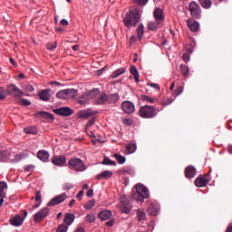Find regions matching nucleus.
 <instances>
[{
    "mask_svg": "<svg viewBox=\"0 0 232 232\" xmlns=\"http://www.w3.org/2000/svg\"><path fill=\"white\" fill-rule=\"evenodd\" d=\"M34 169V165H28L26 167H24V170L31 172Z\"/></svg>",
    "mask_w": 232,
    "mask_h": 232,
    "instance_id": "57",
    "label": "nucleus"
},
{
    "mask_svg": "<svg viewBox=\"0 0 232 232\" xmlns=\"http://www.w3.org/2000/svg\"><path fill=\"white\" fill-rule=\"evenodd\" d=\"M125 72H126V69H124V68L118 69L113 72V73L111 74V78L116 79V78L120 77V75L124 74Z\"/></svg>",
    "mask_w": 232,
    "mask_h": 232,
    "instance_id": "34",
    "label": "nucleus"
},
{
    "mask_svg": "<svg viewBox=\"0 0 232 232\" xmlns=\"http://www.w3.org/2000/svg\"><path fill=\"white\" fill-rule=\"evenodd\" d=\"M24 133L26 134H31V135H35L37 133V130L35 128H24Z\"/></svg>",
    "mask_w": 232,
    "mask_h": 232,
    "instance_id": "45",
    "label": "nucleus"
},
{
    "mask_svg": "<svg viewBox=\"0 0 232 232\" xmlns=\"http://www.w3.org/2000/svg\"><path fill=\"white\" fill-rule=\"evenodd\" d=\"M111 217V211L110 210H102L98 215L99 219L103 221L109 220Z\"/></svg>",
    "mask_w": 232,
    "mask_h": 232,
    "instance_id": "25",
    "label": "nucleus"
},
{
    "mask_svg": "<svg viewBox=\"0 0 232 232\" xmlns=\"http://www.w3.org/2000/svg\"><path fill=\"white\" fill-rule=\"evenodd\" d=\"M96 220V217L93 214H88L84 217V221L88 223H93Z\"/></svg>",
    "mask_w": 232,
    "mask_h": 232,
    "instance_id": "42",
    "label": "nucleus"
},
{
    "mask_svg": "<svg viewBox=\"0 0 232 232\" xmlns=\"http://www.w3.org/2000/svg\"><path fill=\"white\" fill-rule=\"evenodd\" d=\"M9 223H10V225H12V227H18L23 225V218L21 216L16 215L15 217L11 218L9 219Z\"/></svg>",
    "mask_w": 232,
    "mask_h": 232,
    "instance_id": "17",
    "label": "nucleus"
},
{
    "mask_svg": "<svg viewBox=\"0 0 232 232\" xmlns=\"http://www.w3.org/2000/svg\"><path fill=\"white\" fill-rule=\"evenodd\" d=\"M56 232H66V227L62 226V227H58Z\"/></svg>",
    "mask_w": 232,
    "mask_h": 232,
    "instance_id": "62",
    "label": "nucleus"
},
{
    "mask_svg": "<svg viewBox=\"0 0 232 232\" xmlns=\"http://www.w3.org/2000/svg\"><path fill=\"white\" fill-rule=\"evenodd\" d=\"M108 104H115L118 101H120V95L118 93H111L107 94Z\"/></svg>",
    "mask_w": 232,
    "mask_h": 232,
    "instance_id": "23",
    "label": "nucleus"
},
{
    "mask_svg": "<svg viewBox=\"0 0 232 232\" xmlns=\"http://www.w3.org/2000/svg\"><path fill=\"white\" fill-rule=\"evenodd\" d=\"M92 111L91 109L78 112V118L80 119H88L92 117Z\"/></svg>",
    "mask_w": 232,
    "mask_h": 232,
    "instance_id": "27",
    "label": "nucleus"
},
{
    "mask_svg": "<svg viewBox=\"0 0 232 232\" xmlns=\"http://www.w3.org/2000/svg\"><path fill=\"white\" fill-rule=\"evenodd\" d=\"M41 199H42L41 191L35 192V197H34L35 202H39L41 201Z\"/></svg>",
    "mask_w": 232,
    "mask_h": 232,
    "instance_id": "52",
    "label": "nucleus"
},
{
    "mask_svg": "<svg viewBox=\"0 0 232 232\" xmlns=\"http://www.w3.org/2000/svg\"><path fill=\"white\" fill-rule=\"evenodd\" d=\"M52 163L54 166L63 167L66 164V157L65 156H54L52 159Z\"/></svg>",
    "mask_w": 232,
    "mask_h": 232,
    "instance_id": "13",
    "label": "nucleus"
},
{
    "mask_svg": "<svg viewBox=\"0 0 232 232\" xmlns=\"http://www.w3.org/2000/svg\"><path fill=\"white\" fill-rule=\"evenodd\" d=\"M50 209H48V208H42L41 210L37 211V213L34 214V223L40 224L44 219H45L48 217Z\"/></svg>",
    "mask_w": 232,
    "mask_h": 232,
    "instance_id": "7",
    "label": "nucleus"
},
{
    "mask_svg": "<svg viewBox=\"0 0 232 232\" xmlns=\"http://www.w3.org/2000/svg\"><path fill=\"white\" fill-rule=\"evenodd\" d=\"M201 7L205 9H209L211 7V0H198Z\"/></svg>",
    "mask_w": 232,
    "mask_h": 232,
    "instance_id": "36",
    "label": "nucleus"
},
{
    "mask_svg": "<svg viewBox=\"0 0 232 232\" xmlns=\"http://www.w3.org/2000/svg\"><path fill=\"white\" fill-rule=\"evenodd\" d=\"M181 93H183V87L178 86L177 90H175V92H173V96L177 97L181 95Z\"/></svg>",
    "mask_w": 232,
    "mask_h": 232,
    "instance_id": "46",
    "label": "nucleus"
},
{
    "mask_svg": "<svg viewBox=\"0 0 232 232\" xmlns=\"http://www.w3.org/2000/svg\"><path fill=\"white\" fill-rule=\"evenodd\" d=\"M146 212H148V215H150L151 217L158 216V214H159V205L157 203L150 204Z\"/></svg>",
    "mask_w": 232,
    "mask_h": 232,
    "instance_id": "14",
    "label": "nucleus"
},
{
    "mask_svg": "<svg viewBox=\"0 0 232 232\" xmlns=\"http://www.w3.org/2000/svg\"><path fill=\"white\" fill-rule=\"evenodd\" d=\"M173 102V100L170 98H167L166 100L162 101V106L166 107L171 104Z\"/></svg>",
    "mask_w": 232,
    "mask_h": 232,
    "instance_id": "49",
    "label": "nucleus"
},
{
    "mask_svg": "<svg viewBox=\"0 0 232 232\" xmlns=\"http://www.w3.org/2000/svg\"><path fill=\"white\" fill-rule=\"evenodd\" d=\"M188 27L190 32L196 33L198 31V23L194 20H188Z\"/></svg>",
    "mask_w": 232,
    "mask_h": 232,
    "instance_id": "24",
    "label": "nucleus"
},
{
    "mask_svg": "<svg viewBox=\"0 0 232 232\" xmlns=\"http://www.w3.org/2000/svg\"><path fill=\"white\" fill-rule=\"evenodd\" d=\"M69 167L72 170H75L78 172H82L86 169V166L81 159H72L71 160H69Z\"/></svg>",
    "mask_w": 232,
    "mask_h": 232,
    "instance_id": "5",
    "label": "nucleus"
},
{
    "mask_svg": "<svg viewBox=\"0 0 232 232\" xmlns=\"http://www.w3.org/2000/svg\"><path fill=\"white\" fill-rule=\"evenodd\" d=\"M101 92L99 91V89H94V90H92L88 92H84L83 95H88V96H91V97H96L97 95H99Z\"/></svg>",
    "mask_w": 232,
    "mask_h": 232,
    "instance_id": "40",
    "label": "nucleus"
},
{
    "mask_svg": "<svg viewBox=\"0 0 232 232\" xmlns=\"http://www.w3.org/2000/svg\"><path fill=\"white\" fill-rule=\"evenodd\" d=\"M122 21L124 22V25H126L127 28L134 27L140 21V14H139V10L135 9L134 11H129Z\"/></svg>",
    "mask_w": 232,
    "mask_h": 232,
    "instance_id": "1",
    "label": "nucleus"
},
{
    "mask_svg": "<svg viewBox=\"0 0 232 232\" xmlns=\"http://www.w3.org/2000/svg\"><path fill=\"white\" fill-rule=\"evenodd\" d=\"M188 12L193 19H200L202 17V9L197 2L192 1L188 4Z\"/></svg>",
    "mask_w": 232,
    "mask_h": 232,
    "instance_id": "4",
    "label": "nucleus"
},
{
    "mask_svg": "<svg viewBox=\"0 0 232 232\" xmlns=\"http://www.w3.org/2000/svg\"><path fill=\"white\" fill-rule=\"evenodd\" d=\"M34 118H42L46 121H53V114H50L47 111H37L34 113Z\"/></svg>",
    "mask_w": 232,
    "mask_h": 232,
    "instance_id": "15",
    "label": "nucleus"
},
{
    "mask_svg": "<svg viewBox=\"0 0 232 232\" xmlns=\"http://www.w3.org/2000/svg\"><path fill=\"white\" fill-rule=\"evenodd\" d=\"M122 124L127 125V126H130V125H132V120L124 119V121H122Z\"/></svg>",
    "mask_w": 232,
    "mask_h": 232,
    "instance_id": "53",
    "label": "nucleus"
},
{
    "mask_svg": "<svg viewBox=\"0 0 232 232\" xmlns=\"http://www.w3.org/2000/svg\"><path fill=\"white\" fill-rule=\"evenodd\" d=\"M130 74L134 75L135 82H139L140 74H139V71L137 70V67H135V65L130 66Z\"/></svg>",
    "mask_w": 232,
    "mask_h": 232,
    "instance_id": "31",
    "label": "nucleus"
},
{
    "mask_svg": "<svg viewBox=\"0 0 232 232\" xmlns=\"http://www.w3.org/2000/svg\"><path fill=\"white\" fill-rule=\"evenodd\" d=\"M96 205V202L94 200H90L88 203L84 204V209H92Z\"/></svg>",
    "mask_w": 232,
    "mask_h": 232,
    "instance_id": "44",
    "label": "nucleus"
},
{
    "mask_svg": "<svg viewBox=\"0 0 232 232\" xmlns=\"http://www.w3.org/2000/svg\"><path fill=\"white\" fill-rule=\"evenodd\" d=\"M96 121L95 118H91V120L88 121L87 126L92 127V124Z\"/></svg>",
    "mask_w": 232,
    "mask_h": 232,
    "instance_id": "60",
    "label": "nucleus"
},
{
    "mask_svg": "<svg viewBox=\"0 0 232 232\" xmlns=\"http://www.w3.org/2000/svg\"><path fill=\"white\" fill-rule=\"evenodd\" d=\"M183 61L186 63L189 62V55L188 53H183Z\"/></svg>",
    "mask_w": 232,
    "mask_h": 232,
    "instance_id": "59",
    "label": "nucleus"
},
{
    "mask_svg": "<svg viewBox=\"0 0 232 232\" xmlns=\"http://www.w3.org/2000/svg\"><path fill=\"white\" fill-rule=\"evenodd\" d=\"M179 71L181 72V73H183L184 77H188V75L189 74V68H188V66L184 64L179 65Z\"/></svg>",
    "mask_w": 232,
    "mask_h": 232,
    "instance_id": "37",
    "label": "nucleus"
},
{
    "mask_svg": "<svg viewBox=\"0 0 232 232\" xmlns=\"http://www.w3.org/2000/svg\"><path fill=\"white\" fill-rule=\"evenodd\" d=\"M7 188V183L5 181L0 182V207L5 203V189Z\"/></svg>",
    "mask_w": 232,
    "mask_h": 232,
    "instance_id": "20",
    "label": "nucleus"
},
{
    "mask_svg": "<svg viewBox=\"0 0 232 232\" xmlns=\"http://www.w3.org/2000/svg\"><path fill=\"white\" fill-rule=\"evenodd\" d=\"M132 208V204L129 200V198H122L120 204V209L121 213L130 214V209Z\"/></svg>",
    "mask_w": 232,
    "mask_h": 232,
    "instance_id": "9",
    "label": "nucleus"
},
{
    "mask_svg": "<svg viewBox=\"0 0 232 232\" xmlns=\"http://www.w3.org/2000/svg\"><path fill=\"white\" fill-rule=\"evenodd\" d=\"M93 96H89L88 94H83L82 95V98H80L79 100H86V101H90L92 99H93Z\"/></svg>",
    "mask_w": 232,
    "mask_h": 232,
    "instance_id": "54",
    "label": "nucleus"
},
{
    "mask_svg": "<svg viewBox=\"0 0 232 232\" xmlns=\"http://www.w3.org/2000/svg\"><path fill=\"white\" fill-rule=\"evenodd\" d=\"M126 150H127V154L130 155L135 152V150H137V146H135L134 143H129L126 146Z\"/></svg>",
    "mask_w": 232,
    "mask_h": 232,
    "instance_id": "35",
    "label": "nucleus"
},
{
    "mask_svg": "<svg viewBox=\"0 0 232 232\" xmlns=\"http://www.w3.org/2000/svg\"><path fill=\"white\" fill-rule=\"evenodd\" d=\"M139 115L141 119H153L158 115V111L152 105H143L140 107Z\"/></svg>",
    "mask_w": 232,
    "mask_h": 232,
    "instance_id": "3",
    "label": "nucleus"
},
{
    "mask_svg": "<svg viewBox=\"0 0 232 232\" xmlns=\"http://www.w3.org/2000/svg\"><path fill=\"white\" fill-rule=\"evenodd\" d=\"M150 198V191L147 187L137 184L135 186V191H132V198L137 200V202H143L144 199Z\"/></svg>",
    "mask_w": 232,
    "mask_h": 232,
    "instance_id": "2",
    "label": "nucleus"
},
{
    "mask_svg": "<svg viewBox=\"0 0 232 232\" xmlns=\"http://www.w3.org/2000/svg\"><path fill=\"white\" fill-rule=\"evenodd\" d=\"M66 193H62L54 198H53L52 200H50L47 204L48 207H53V206H58L61 203L64 202L66 199Z\"/></svg>",
    "mask_w": 232,
    "mask_h": 232,
    "instance_id": "11",
    "label": "nucleus"
},
{
    "mask_svg": "<svg viewBox=\"0 0 232 232\" xmlns=\"http://www.w3.org/2000/svg\"><path fill=\"white\" fill-rule=\"evenodd\" d=\"M63 93H65L66 96L69 97V99H73L79 95V92L74 89H65V90H61Z\"/></svg>",
    "mask_w": 232,
    "mask_h": 232,
    "instance_id": "21",
    "label": "nucleus"
},
{
    "mask_svg": "<svg viewBox=\"0 0 232 232\" xmlns=\"http://www.w3.org/2000/svg\"><path fill=\"white\" fill-rule=\"evenodd\" d=\"M53 112L63 117H70L73 114L72 109L69 107H61L58 109H54L53 110Z\"/></svg>",
    "mask_w": 232,
    "mask_h": 232,
    "instance_id": "8",
    "label": "nucleus"
},
{
    "mask_svg": "<svg viewBox=\"0 0 232 232\" xmlns=\"http://www.w3.org/2000/svg\"><path fill=\"white\" fill-rule=\"evenodd\" d=\"M121 110L126 114H132L135 111L134 103L129 101H124L121 102Z\"/></svg>",
    "mask_w": 232,
    "mask_h": 232,
    "instance_id": "10",
    "label": "nucleus"
},
{
    "mask_svg": "<svg viewBox=\"0 0 232 232\" xmlns=\"http://www.w3.org/2000/svg\"><path fill=\"white\" fill-rule=\"evenodd\" d=\"M60 24L63 26H67L69 24V22L66 19H63L60 21Z\"/></svg>",
    "mask_w": 232,
    "mask_h": 232,
    "instance_id": "61",
    "label": "nucleus"
},
{
    "mask_svg": "<svg viewBox=\"0 0 232 232\" xmlns=\"http://www.w3.org/2000/svg\"><path fill=\"white\" fill-rule=\"evenodd\" d=\"M20 104H22V106H30L31 102L29 100L22 99L20 100Z\"/></svg>",
    "mask_w": 232,
    "mask_h": 232,
    "instance_id": "51",
    "label": "nucleus"
},
{
    "mask_svg": "<svg viewBox=\"0 0 232 232\" xmlns=\"http://www.w3.org/2000/svg\"><path fill=\"white\" fill-rule=\"evenodd\" d=\"M39 98L41 101L48 102L50 100V90H42L41 92H39Z\"/></svg>",
    "mask_w": 232,
    "mask_h": 232,
    "instance_id": "26",
    "label": "nucleus"
},
{
    "mask_svg": "<svg viewBox=\"0 0 232 232\" xmlns=\"http://www.w3.org/2000/svg\"><path fill=\"white\" fill-rule=\"evenodd\" d=\"M102 165H105V166H116V162L111 160H110L109 158L105 157V158H103Z\"/></svg>",
    "mask_w": 232,
    "mask_h": 232,
    "instance_id": "39",
    "label": "nucleus"
},
{
    "mask_svg": "<svg viewBox=\"0 0 232 232\" xmlns=\"http://www.w3.org/2000/svg\"><path fill=\"white\" fill-rule=\"evenodd\" d=\"M113 157L116 159L118 164H124L126 162V158L120 154H113Z\"/></svg>",
    "mask_w": 232,
    "mask_h": 232,
    "instance_id": "38",
    "label": "nucleus"
},
{
    "mask_svg": "<svg viewBox=\"0 0 232 232\" xmlns=\"http://www.w3.org/2000/svg\"><path fill=\"white\" fill-rule=\"evenodd\" d=\"M149 86L151 87L152 89L158 90V92L159 90H160V87L159 86L158 83H150Z\"/></svg>",
    "mask_w": 232,
    "mask_h": 232,
    "instance_id": "56",
    "label": "nucleus"
},
{
    "mask_svg": "<svg viewBox=\"0 0 232 232\" xmlns=\"http://www.w3.org/2000/svg\"><path fill=\"white\" fill-rule=\"evenodd\" d=\"M113 176V172L110 170H105L101 172V174H97L96 179L98 180H102V179H108Z\"/></svg>",
    "mask_w": 232,
    "mask_h": 232,
    "instance_id": "22",
    "label": "nucleus"
},
{
    "mask_svg": "<svg viewBox=\"0 0 232 232\" xmlns=\"http://www.w3.org/2000/svg\"><path fill=\"white\" fill-rule=\"evenodd\" d=\"M184 175L188 179H192L196 177V168L188 166V168H186V169H184Z\"/></svg>",
    "mask_w": 232,
    "mask_h": 232,
    "instance_id": "18",
    "label": "nucleus"
},
{
    "mask_svg": "<svg viewBox=\"0 0 232 232\" xmlns=\"http://www.w3.org/2000/svg\"><path fill=\"white\" fill-rule=\"evenodd\" d=\"M49 158L50 154H48L46 150H39V152H37V159L44 163H47Z\"/></svg>",
    "mask_w": 232,
    "mask_h": 232,
    "instance_id": "19",
    "label": "nucleus"
},
{
    "mask_svg": "<svg viewBox=\"0 0 232 232\" xmlns=\"http://www.w3.org/2000/svg\"><path fill=\"white\" fill-rule=\"evenodd\" d=\"M134 4L139 5L140 6H145L148 4L149 0H133Z\"/></svg>",
    "mask_w": 232,
    "mask_h": 232,
    "instance_id": "47",
    "label": "nucleus"
},
{
    "mask_svg": "<svg viewBox=\"0 0 232 232\" xmlns=\"http://www.w3.org/2000/svg\"><path fill=\"white\" fill-rule=\"evenodd\" d=\"M5 99V90L0 88V101H3Z\"/></svg>",
    "mask_w": 232,
    "mask_h": 232,
    "instance_id": "58",
    "label": "nucleus"
},
{
    "mask_svg": "<svg viewBox=\"0 0 232 232\" xmlns=\"http://www.w3.org/2000/svg\"><path fill=\"white\" fill-rule=\"evenodd\" d=\"M74 219H75V215H73L72 213H67L65 214V217H64V223L67 226H71V224H72Z\"/></svg>",
    "mask_w": 232,
    "mask_h": 232,
    "instance_id": "30",
    "label": "nucleus"
},
{
    "mask_svg": "<svg viewBox=\"0 0 232 232\" xmlns=\"http://www.w3.org/2000/svg\"><path fill=\"white\" fill-rule=\"evenodd\" d=\"M58 46V43L47 44V50L53 51Z\"/></svg>",
    "mask_w": 232,
    "mask_h": 232,
    "instance_id": "48",
    "label": "nucleus"
},
{
    "mask_svg": "<svg viewBox=\"0 0 232 232\" xmlns=\"http://www.w3.org/2000/svg\"><path fill=\"white\" fill-rule=\"evenodd\" d=\"M144 33V27L142 24H140L137 28V35L139 36V39L140 40L143 37Z\"/></svg>",
    "mask_w": 232,
    "mask_h": 232,
    "instance_id": "43",
    "label": "nucleus"
},
{
    "mask_svg": "<svg viewBox=\"0 0 232 232\" xmlns=\"http://www.w3.org/2000/svg\"><path fill=\"white\" fill-rule=\"evenodd\" d=\"M208 177H209V175L207 174L205 176H200V177L197 178V179L195 181L196 187L197 188H205L209 182Z\"/></svg>",
    "mask_w": 232,
    "mask_h": 232,
    "instance_id": "12",
    "label": "nucleus"
},
{
    "mask_svg": "<svg viewBox=\"0 0 232 232\" xmlns=\"http://www.w3.org/2000/svg\"><path fill=\"white\" fill-rule=\"evenodd\" d=\"M152 14L154 15L156 22H164V13L162 12V9L159 7L154 8Z\"/></svg>",
    "mask_w": 232,
    "mask_h": 232,
    "instance_id": "16",
    "label": "nucleus"
},
{
    "mask_svg": "<svg viewBox=\"0 0 232 232\" xmlns=\"http://www.w3.org/2000/svg\"><path fill=\"white\" fill-rule=\"evenodd\" d=\"M72 188L73 186L71 183H65L64 185H63V189L65 191H69Z\"/></svg>",
    "mask_w": 232,
    "mask_h": 232,
    "instance_id": "50",
    "label": "nucleus"
},
{
    "mask_svg": "<svg viewBox=\"0 0 232 232\" xmlns=\"http://www.w3.org/2000/svg\"><path fill=\"white\" fill-rule=\"evenodd\" d=\"M56 98L60 100L72 99V98H69V96H67L66 93L62 91L56 92Z\"/></svg>",
    "mask_w": 232,
    "mask_h": 232,
    "instance_id": "41",
    "label": "nucleus"
},
{
    "mask_svg": "<svg viewBox=\"0 0 232 232\" xmlns=\"http://www.w3.org/2000/svg\"><path fill=\"white\" fill-rule=\"evenodd\" d=\"M74 232H84V228L83 227H77V229H75Z\"/></svg>",
    "mask_w": 232,
    "mask_h": 232,
    "instance_id": "64",
    "label": "nucleus"
},
{
    "mask_svg": "<svg viewBox=\"0 0 232 232\" xmlns=\"http://www.w3.org/2000/svg\"><path fill=\"white\" fill-rule=\"evenodd\" d=\"M6 92L7 95H10L15 99H22V97L24 95L22 90L18 89V87L14 84H10L9 86H7Z\"/></svg>",
    "mask_w": 232,
    "mask_h": 232,
    "instance_id": "6",
    "label": "nucleus"
},
{
    "mask_svg": "<svg viewBox=\"0 0 232 232\" xmlns=\"http://www.w3.org/2000/svg\"><path fill=\"white\" fill-rule=\"evenodd\" d=\"M161 23L162 21L150 22V24H148V30L152 32L156 31Z\"/></svg>",
    "mask_w": 232,
    "mask_h": 232,
    "instance_id": "32",
    "label": "nucleus"
},
{
    "mask_svg": "<svg viewBox=\"0 0 232 232\" xmlns=\"http://www.w3.org/2000/svg\"><path fill=\"white\" fill-rule=\"evenodd\" d=\"M24 90L27 92H34V87H33L32 85H26L24 87Z\"/></svg>",
    "mask_w": 232,
    "mask_h": 232,
    "instance_id": "55",
    "label": "nucleus"
},
{
    "mask_svg": "<svg viewBox=\"0 0 232 232\" xmlns=\"http://www.w3.org/2000/svg\"><path fill=\"white\" fill-rule=\"evenodd\" d=\"M226 232H232V223L228 224V227H227Z\"/></svg>",
    "mask_w": 232,
    "mask_h": 232,
    "instance_id": "63",
    "label": "nucleus"
},
{
    "mask_svg": "<svg viewBox=\"0 0 232 232\" xmlns=\"http://www.w3.org/2000/svg\"><path fill=\"white\" fill-rule=\"evenodd\" d=\"M140 100H141V102H143L153 104L154 102H156V101H158V98H153L143 94L140 97Z\"/></svg>",
    "mask_w": 232,
    "mask_h": 232,
    "instance_id": "28",
    "label": "nucleus"
},
{
    "mask_svg": "<svg viewBox=\"0 0 232 232\" xmlns=\"http://www.w3.org/2000/svg\"><path fill=\"white\" fill-rule=\"evenodd\" d=\"M146 219H147V214L145 213V211L138 210L137 211V220H139V222H143Z\"/></svg>",
    "mask_w": 232,
    "mask_h": 232,
    "instance_id": "33",
    "label": "nucleus"
},
{
    "mask_svg": "<svg viewBox=\"0 0 232 232\" xmlns=\"http://www.w3.org/2000/svg\"><path fill=\"white\" fill-rule=\"evenodd\" d=\"M105 103L108 104L107 93H102V94H101V96L97 97L96 104L97 105H104Z\"/></svg>",
    "mask_w": 232,
    "mask_h": 232,
    "instance_id": "29",
    "label": "nucleus"
}]
</instances>
